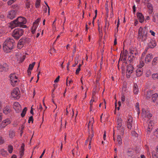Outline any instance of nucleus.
Here are the masks:
<instances>
[{
  "label": "nucleus",
  "instance_id": "1",
  "mask_svg": "<svg viewBox=\"0 0 158 158\" xmlns=\"http://www.w3.org/2000/svg\"><path fill=\"white\" fill-rule=\"evenodd\" d=\"M26 23V19L24 17H19L16 19L12 21L10 23V27L13 28L15 27L19 26L22 28H26L27 27L24 25Z\"/></svg>",
  "mask_w": 158,
  "mask_h": 158
},
{
  "label": "nucleus",
  "instance_id": "2",
  "mask_svg": "<svg viewBox=\"0 0 158 158\" xmlns=\"http://www.w3.org/2000/svg\"><path fill=\"white\" fill-rule=\"evenodd\" d=\"M15 44V41L12 38H7L3 44V49L6 52H10Z\"/></svg>",
  "mask_w": 158,
  "mask_h": 158
},
{
  "label": "nucleus",
  "instance_id": "3",
  "mask_svg": "<svg viewBox=\"0 0 158 158\" xmlns=\"http://www.w3.org/2000/svg\"><path fill=\"white\" fill-rule=\"evenodd\" d=\"M23 32L22 29L17 28L13 31L12 35L15 39L18 40L22 35Z\"/></svg>",
  "mask_w": 158,
  "mask_h": 158
},
{
  "label": "nucleus",
  "instance_id": "4",
  "mask_svg": "<svg viewBox=\"0 0 158 158\" xmlns=\"http://www.w3.org/2000/svg\"><path fill=\"white\" fill-rule=\"evenodd\" d=\"M10 80L11 85L14 86L18 84L19 81L16 76L15 73L11 74L10 76Z\"/></svg>",
  "mask_w": 158,
  "mask_h": 158
},
{
  "label": "nucleus",
  "instance_id": "5",
  "mask_svg": "<svg viewBox=\"0 0 158 158\" xmlns=\"http://www.w3.org/2000/svg\"><path fill=\"white\" fill-rule=\"evenodd\" d=\"M127 88V84L126 82H124L122 90L123 94L121 99V101L123 102L125 101V96L128 92Z\"/></svg>",
  "mask_w": 158,
  "mask_h": 158
},
{
  "label": "nucleus",
  "instance_id": "6",
  "mask_svg": "<svg viewBox=\"0 0 158 158\" xmlns=\"http://www.w3.org/2000/svg\"><path fill=\"white\" fill-rule=\"evenodd\" d=\"M122 51L120 54V57L119 58V60L121 59L123 61V62L124 64V66L126 67V76L128 78V74H127V71L128 69V65H127V62L126 60V59L127 58V56H124L123 55L122 56H121V55L122 53Z\"/></svg>",
  "mask_w": 158,
  "mask_h": 158
},
{
  "label": "nucleus",
  "instance_id": "7",
  "mask_svg": "<svg viewBox=\"0 0 158 158\" xmlns=\"http://www.w3.org/2000/svg\"><path fill=\"white\" fill-rule=\"evenodd\" d=\"M20 91L18 88L14 89L11 92V95L14 98L18 99L20 97Z\"/></svg>",
  "mask_w": 158,
  "mask_h": 158
},
{
  "label": "nucleus",
  "instance_id": "8",
  "mask_svg": "<svg viewBox=\"0 0 158 158\" xmlns=\"http://www.w3.org/2000/svg\"><path fill=\"white\" fill-rule=\"evenodd\" d=\"M13 108L17 113H19L21 111L22 108L20 104L17 102H15L13 105Z\"/></svg>",
  "mask_w": 158,
  "mask_h": 158
},
{
  "label": "nucleus",
  "instance_id": "9",
  "mask_svg": "<svg viewBox=\"0 0 158 158\" xmlns=\"http://www.w3.org/2000/svg\"><path fill=\"white\" fill-rule=\"evenodd\" d=\"M16 11L15 10H12L8 12L7 17L11 20L13 19L16 17Z\"/></svg>",
  "mask_w": 158,
  "mask_h": 158
},
{
  "label": "nucleus",
  "instance_id": "10",
  "mask_svg": "<svg viewBox=\"0 0 158 158\" xmlns=\"http://www.w3.org/2000/svg\"><path fill=\"white\" fill-rule=\"evenodd\" d=\"M9 69V66L7 64L4 63L2 64H0V72H5L7 71Z\"/></svg>",
  "mask_w": 158,
  "mask_h": 158
},
{
  "label": "nucleus",
  "instance_id": "11",
  "mask_svg": "<svg viewBox=\"0 0 158 158\" xmlns=\"http://www.w3.org/2000/svg\"><path fill=\"white\" fill-rule=\"evenodd\" d=\"M11 122V120L10 118H7L3 120L0 124V128L1 129L5 127L7 125L10 124Z\"/></svg>",
  "mask_w": 158,
  "mask_h": 158
},
{
  "label": "nucleus",
  "instance_id": "12",
  "mask_svg": "<svg viewBox=\"0 0 158 158\" xmlns=\"http://www.w3.org/2000/svg\"><path fill=\"white\" fill-rule=\"evenodd\" d=\"M26 42V39L25 38L20 39L18 43L17 47L18 48L21 49L24 46Z\"/></svg>",
  "mask_w": 158,
  "mask_h": 158
},
{
  "label": "nucleus",
  "instance_id": "13",
  "mask_svg": "<svg viewBox=\"0 0 158 158\" xmlns=\"http://www.w3.org/2000/svg\"><path fill=\"white\" fill-rule=\"evenodd\" d=\"M11 111L10 107L9 105H6L3 109V113L5 114L10 113Z\"/></svg>",
  "mask_w": 158,
  "mask_h": 158
},
{
  "label": "nucleus",
  "instance_id": "14",
  "mask_svg": "<svg viewBox=\"0 0 158 158\" xmlns=\"http://www.w3.org/2000/svg\"><path fill=\"white\" fill-rule=\"evenodd\" d=\"M137 16L139 22L142 23L144 20V16L141 13L138 12L137 13Z\"/></svg>",
  "mask_w": 158,
  "mask_h": 158
},
{
  "label": "nucleus",
  "instance_id": "15",
  "mask_svg": "<svg viewBox=\"0 0 158 158\" xmlns=\"http://www.w3.org/2000/svg\"><path fill=\"white\" fill-rule=\"evenodd\" d=\"M153 58V56L152 54H149L147 55L145 59L146 63H148L150 62L151 60Z\"/></svg>",
  "mask_w": 158,
  "mask_h": 158
},
{
  "label": "nucleus",
  "instance_id": "16",
  "mask_svg": "<svg viewBox=\"0 0 158 158\" xmlns=\"http://www.w3.org/2000/svg\"><path fill=\"white\" fill-rule=\"evenodd\" d=\"M156 43L155 41L152 40L148 44V47L150 48H153L156 46Z\"/></svg>",
  "mask_w": 158,
  "mask_h": 158
},
{
  "label": "nucleus",
  "instance_id": "17",
  "mask_svg": "<svg viewBox=\"0 0 158 158\" xmlns=\"http://www.w3.org/2000/svg\"><path fill=\"white\" fill-rule=\"evenodd\" d=\"M21 57V55L20 53H16L15 54V58L19 62H22L23 61V60H22Z\"/></svg>",
  "mask_w": 158,
  "mask_h": 158
},
{
  "label": "nucleus",
  "instance_id": "18",
  "mask_svg": "<svg viewBox=\"0 0 158 158\" xmlns=\"http://www.w3.org/2000/svg\"><path fill=\"white\" fill-rule=\"evenodd\" d=\"M141 70L142 69H141L140 67L139 68H138L136 70V74L137 77H140L142 74L143 72Z\"/></svg>",
  "mask_w": 158,
  "mask_h": 158
},
{
  "label": "nucleus",
  "instance_id": "19",
  "mask_svg": "<svg viewBox=\"0 0 158 158\" xmlns=\"http://www.w3.org/2000/svg\"><path fill=\"white\" fill-rule=\"evenodd\" d=\"M152 92L150 90H148L147 92L146 98L147 99L150 98L152 95Z\"/></svg>",
  "mask_w": 158,
  "mask_h": 158
},
{
  "label": "nucleus",
  "instance_id": "20",
  "mask_svg": "<svg viewBox=\"0 0 158 158\" xmlns=\"http://www.w3.org/2000/svg\"><path fill=\"white\" fill-rule=\"evenodd\" d=\"M133 92L135 94H137L138 92V86L136 84H135L133 86Z\"/></svg>",
  "mask_w": 158,
  "mask_h": 158
},
{
  "label": "nucleus",
  "instance_id": "21",
  "mask_svg": "<svg viewBox=\"0 0 158 158\" xmlns=\"http://www.w3.org/2000/svg\"><path fill=\"white\" fill-rule=\"evenodd\" d=\"M24 145H22L21 146V150L20 151V157L21 158L24 155Z\"/></svg>",
  "mask_w": 158,
  "mask_h": 158
},
{
  "label": "nucleus",
  "instance_id": "22",
  "mask_svg": "<svg viewBox=\"0 0 158 158\" xmlns=\"http://www.w3.org/2000/svg\"><path fill=\"white\" fill-rule=\"evenodd\" d=\"M9 135L10 138H13L15 135V131L13 130H10L9 132Z\"/></svg>",
  "mask_w": 158,
  "mask_h": 158
},
{
  "label": "nucleus",
  "instance_id": "23",
  "mask_svg": "<svg viewBox=\"0 0 158 158\" xmlns=\"http://www.w3.org/2000/svg\"><path fill=\"white\" fill-rule=\"evenodd\" d=\"M38 26L37 25H35V24H33V26L31 27V33L32 34H34Z\"/></svg>",
  "mask_w": 158,
  "mask_h": 158
},
{
  "label": "nucleus",
  "instance_id": "24",
  "mask_svg": "<svg viewBox=\"0 0 158 158\" xmlns=\"http://www.w3.org/2000/svg\"><path fill=\"white\" fill-rule=\"evenodd\" d=\"M158 97V94L157 93H155L154 94H152V102H155V101L156 100L157 98Z\"/></svg>",
  "mask_w": 158,
  "mask_h": 158
},
{
  "label": "nucleus",
  "instance_id": "25",
  "mask_svg": "<svg viewBox=\"0 0 158 158\" xmlns=\"http://www.w3.org/2000/svg\"><path fill=\"white\" fill-rule=\"evenodd\" d=\"M134 151L135 152V150H133L132 149L131 150H129V156H131V158H133L135 156L134 154H133L134 153Z\"/></svg>",
  "mask_w": 158,
  "mask_h": 158
},
{
  "label": "nucleus",
  "instance_id": "26",
  "mask_svg": "<svg viewBox=\"0 0 158 158\" xmlns=\"http://www.w3.org/2000/svg\"><path fill=\"white\" fill-rule=\"evenodd\" d=\"M27 110V109L26 107H25L23 110V111L21 114V116L22 117H23L25 116Z\"/></svg>",
  "mask_w": 158,
  "mask_h": 158
},
{
  "label": "nucleus",
  "instance_id": "27",
  "mask_svg": "<svg viewBox=\"0 0 158 158\" xmlns=\"http://www.w3.org/2000/svg\"><path fill=\"white\" fill-rule=\"evenodd\" d=\"M117 139L118 144L119 145L121 144L122 143V140L121 136L120 135H118L117 136Z\"/></svg>",
  "mask_w": 158,
  "mask_h": 158
},
{
  "label": "nucleus",
  "instance_id": "28",
  "mask_svg": "<svg viewBox=\"0 0 158 158\" xmlns=\"http://www.w3.org/2000/svg\"><path fill=\"white\" fill-rule=\"evenodd\" d=\"M31 5V2L29 1H27L25 3L26 7L27 9L30 8Z\"/></svg>",
  "mask_w": 158,
  "mask_h": 158
},
{
  "label": "nucleus",
  "instance_id": "29",
  "mask_svg": "<svg viewBox=\"0 0 158 158\" xmlns=\"http://www.w3.org/2000/svg\"><path fill=\"white\" fill-rule=\"evenodd\" d=\"M152 123H151V122H150V123H149V124H148V131H150L151 130H152L153 127H152Z\"/></svg>",
  "mask_w": 158,
  "mask_h": 158
},
{
  "label": "nucleus",
  "instance_id": "30",
  "mask_svg": "<svg viewBox=\"0 0 158 158\" xmlns=\"http://www.w3.org/2000/svg\"><path fill=\"white\" fill-rule=\"evenodd\" d=\"M40 0H36L35 6L36 8H38L40 6Z\"/></svg>",
  "mask_w": 158,
  "mask_h": 158
},
{
  "label": "nucleus",
  "instance_id": "31",
  "mask_svg": "<svg viewBox=\"0 0 158 158\" xmlns=\"http://www.w3.org/2000/svg\"><path fill=\"white\" fill-rule=\"evenodd\" d=\"M35 64V62H34L32 64H30L29 66L28 69L30 70H32L33 69Z\"/></svg>",
  "mask_w": 158,
  "mask_h": 158
},
{
  "label": "nucleus",
  "instance_id": "32",
  "mask_svg": "<svg viewBox=\"0 0 158 158\" xmlns=\"http://www.w3.org/2000/svg\"><path fill=\"white\" fill-rule=\"evenodd\" d=\"M134 69V68L133 67V65L131 64H129V73L131 72V73H132V71H133Z\"/></svg>",
  "mask_w": 158,
  "mask_h": 158
},
{
  "label": "nucleus",
  "instance_id": "33",
  "mask_svg": "<svg viewBox=\"0 0 158 158\" xmlns=\"http://www.w3.org/2000/svg\"><path fill=\"white\" fill-rule=\"evenodd\" d=\"M131 135L133 137L136 138L138 136V134L134 131L131 132Z\"/></svg>",
  "mask_w": 158,
  "mask_h": 158
},
{
  "label": "nucleus",
  "instance_id": "34",
  "mask_svg": "<svg viewBox=\"0 0 158 158\" xmlns=\"http://www.w3.org/2000/svg\"><path fill=\"white\" fill-rule=\"evenodd\" d=\"M13 150V146L11 145H9L8 146V151L9 153H11Z\"/></svg>",
  "mask_w": 158,
  "mask_h": 158
},
{
  "label": "nucleus",
  "instance_id": "35",
  "mask_svg": "<svg viewBox=\"0 0 158 158\" xmlns=\"http://www.w3.org/2000/svg\"><path fill=\"white\" fill-rule=\"evenodd\" d=\"M147 6L149 10H153V7L152 5L150 3H148L147 4Z\"/></svg>",
  "mask_w": 158,
  "mask_h": 158
},
{
  "label": "nucleus",
  "instance_id": "36",
  "mask_svg": "<svg viewBox=\"0 0 158 158\" xmlns=\"http://www.w3.org/2000/svg\"><path fill=\"white\" fill-rule=\"evenodd\" d=\"M129 125L132 127V118L131 116H129Z\"/></svg>",
  "mask_w": 158,
  "mask_h": 158
},
{
  "label": "nucleus",
  "instance_id": "37",
  "mask_svg": "<svg viewBox=\"0 0 158 158\" xmlns=\"http://www.w3.org/2000/svg\"><path fill=\"white\" fill-rule=\"evenodd\" d=\"M152 77L154 80L158 79V74L157 73L153 74L152 75Z\"/></svg>",
  "mask_w": 158,
  "mask_h": 158
},
{
  "label": "nucleus",
  "instance_id": "38",
  "mask_svg": "<svg viewBox=\"0 0 158 158\" xmlns=\"http://www.w3.org/2000/svg\"><path fill=\"white\" fill-rule=\"evenodd\" d=\"M136 107L137 109V110H138V115H139V114L140 113V110H139V104L138 102H137L136 103Z\"/></svg>",
  "mask_w": 158,
  "mask_h": 158
},
{
  "label": "nucleus",
  "instance_id": "39",
  "mask_svg": "<svg viewBox=\"0 0 158 158\" xmlns=\"http://www.w3.org/2000/svg\"><path fill=\"white\" fill-rule=\"evenodd\" d=\"M41 19L40 18H38L36 20H35L34 22L33 23V24H35V25H37V26H38L39 24V22L40 21Z\"/></svg>",
  "mask_w": 158,
  "mask_h": 158
},
{
  "label": "nucleus",
  "instance_id": "40",
  "mask_svg": "<svg viewBox=\"0 0 158 158\" xmlns=\"http://www.w3.org/2000/svg\"><path fill=\"white\" fill-rule=\"evenodd\" d=\"M16 0H9L7 2V4L9 5H11L12 3H14Z\"/></svg>",
  "mask_w": 158,
  "mask_h": 158
},
{
  "label": "nucleus",
  "instance_id": "41",
  "mask_svg": "<svg viewBox=\"0 0 158 158\" xmlns=\"http://www.w3.org/2000/svg\"><path fill=\"white\" fill-rule=\"evenodd\" d=\"M93 136H94V134H92L91 135L89 136V137H88V140L89 141L90 143H91V141H92V138H93Z\"/></svg>",
  "mask_w": 158,
  "mask_h": 158
},
{
  "label": "nucleus",
  "instance_id": "42",
  "mask_svg": "<svg viewBox=\"0 0 158 158\" xmlns=\"http://www.w3.org/2000/svg\"><path fill=\"white\" fill-rule=\"evenodd\" d=\"M12 8L14 9H15L16 10L19 9V6L17 5H13L12 6Z\"/></svg>",
  "mask_w": 158,
  "mask_h": 158
},
{
  "label": "nucleus",
  "instance_id": "43",
  "mask_svg": "<svg viewBox=\"0 0 158 158\" xmlns=\"http://www.w3.org/2000/svg\"><path fill=\"white\" fill-rule=\"evenodd\" d=\"M158 60V57H156L153 59L152 61V64L153 65H155L156 61Z\"/></svg>",
  "mask_w": 158,
  "mask_h": 158
},
{
  "label": "nucleus",
  "instance_id": "44",
  "mask_svg": "<svg viewBox=\"0 0 158 158\" xmlns=\"http://www.w3.org/2000/svg\"><path fill=\"white\" fill-rule=\"evenodd\" d=\"M147 35H142V38L141 39V40L142 41H144L146 40L147 39Z\"/></svg>",
  "mask_w": 158,
  "mask_h": 158
},
{
  "label": "nucleus",
  "instance_id": "45",
  "mask_svg": "<svg viewBox=\"0 0 158 158\" xmlns=\"http://www.w3.org/2000/svg\"><path fill=\"white\" fill-rule=\"evenodd\" d=\"M118 121H120V122L119 123H118V125H117V128H118V129L120 128V127L122 126V123H121V121L120 120H118ZM118 123V121L117 122Z\"/></svg>",
  "mask_w": 158,
  "mask_h": 158
},
{
  "label": "nucleus",
  "instance_id": "46",
  "mask_svg": "<svg viewBox=\"0 0 158 158\" xmlns=\"http://www.w3.org/2000/svg\"><path fill=\"white\" fill-rule=\"evenodd\" d=\"M31 121L32 123H33V118L32 116H30L29 119L28 121V123H30V122Z\"/></svg>",
  "mask_w": 158,
  "mask_h": 158
},
{
  "label": "nucleus",
  "instance_id": "47",
  "mask_svg": "<svg viewBox=\"0 0 158 158\" xmlns=\"http://www.w3.org/2000/svg\"><path fill=\"white\" fill-rule=\"evenodd\" d=\"M143 35H147V32L145 28L143 31Z\"/></svg>",
  "mask_w": 158,
  "mask_h": 158
},
{
  "label": "nucleus",
  "instance_id": "48",
  "mask_svg": "<svg viewBox=\"0 0 158 158\" xmlns=\"http://www.w3.org/2000/svg\"><path fill=\"white\" fill-rule=\"evenodd\" d=\"M147 112L145 110L143 109L142 110V114H143L146 115L147 114Z\"/></svg>",
  "mask_w": 158,
  "mask_h": 158
},
{
  "label": "nucleus",
  "instance_id": "49",
  "mask_svg": "<svg viewBox=\"0 0 158 158\" xmlns=\"http://www.w3.org/2000/svg\"><path fill=\"white\" fill-rule=\"evenodd\" d=\"M60 79V76H58L56 78V79L54 80V82H58L59 81Z\"/></svg>",
  "mask_w": 158,
  "mask_h": 158
},
{
  "label": "nucleus",
  "instance_id": "50",
  "mask_svg": "<svg viewBox=\"0 0 158 158\" xmlns=\"http://www.w3.org/2000/svg\"><path fill=\"white\" fill-rule=\"evenodd\" d=\"M4 142V140L2 139V137L0 136V144H2Z\"/></svg>",
  "mask_w": 158,
  "mask_h": 158
},
{
  "label": "nucleus",
  "instance_id": "51",
  "mask_svg": "<svg viewBox=\"0 0 158 158\" xmlns=\"http://www.w3.org/2000/svg\"><path fill=\"white\" fill-rule=\"evenodd\" d=\"M144 29L143 28L141 27H140L139 28L138 33H143V31Z\"/></svg>",
  "mask_w": 158,
  "mask_h": 158
},
{
  "label": "nucleus",
  "instance_id": "52",
  "mask_svg": "<svg viewBox=\"0 0 158 158\" xmlns=\"http://www.w3.org/2000/svg\"><path fill=\"white\" fill-rule=\"evenodd\" d=\"M127 54H128V51L127 50H126L124 51V52L123 53V55L127 56Z\"/></svg>",
  "mask_w": 158,
  "mask_h": 158
},
{
  "label": "nucleus",
  "instance_id": "53",
  "mask_svg": "<svg viewBox=\"0 0 158 158\" xmlns=\"http://www.w3.org/2000/svg\"><path fill=\"white\" fill-rule=\"evenodd\" d=\"M125 72H126V70H125V69L123 68L122 69V74L123 76H124L125 75Z\"/></svg>",
  "mask_w": 158,
  "mask_h": 158
},
{
  "label": "nucleus",
  "instance_id": "54",
  "mask_svg": "<svg viewBox=\"0 0 158 158\" xmlns=\"http://www.w3.org/2000/svg\"><path fill=\"white\" fill-rule=\"evenodd\" d=\"M149 32L151 33V35L153 36H155V33L153 31H152V30H150Z\"/></svg>",
  "mask_w": 158,
  "mask_h": 158
},
{
  "label": "nucleus",
  "instance_id": "55",
  "mask_svg": "<svg viewBox=\"0 0 158 158\" xmlns=\"http://www.w3.org/2000/svg\"><path fill=\"white\" fill-rule=\"evenodd\" d=\"M144 65V63L143 61H142V62H140V64L139 65V67L141 68Z\"/></svg>",
  "mask_w": 158,
  "mask_h": 158
},
{
  "label": "nucleus",
  "instance_id": "56",
  "mask_svg": "<svg viewBox=\"0 0 158 158\" xmlns=\"http://www.w3.org/2000/svg\"><path fill=\"white\" fill-rule=\"evenodd\" d=\"M80 70H81V68H78L77 69V70H76V74H78L79 73Z\"/></svg>",
  "mask_w": 158,
  "mask_h": 158
},
{
  "label": "nucleus",
  "instance_id": "57",
  "mask_svg": "<svg viewBox=\"0 0 158 158\" xmlns=\"http://www.w3.org/2000/svg\"><path fill=\"white\" fill-rule=\"evenodd\" d=\"M138 34H139L138 38H140V39L141 38V36H142V35H143V33H141V32L138 33Z\"/></svg>",
  "mask_w": 158,
  "mask_h": 158
},
{
  "label": "nucleus",
  "instance_id": "58",
  "mask_svg": "<svg viewBox=\"0 0 158 158\" xmlns=\"http://www.w3.org/2000/svg\"><path fill=\"white\" fill-rule=\"evenodd\" d=\"M154 135L158 138V131H156L154 133Z\"/></svg>",
  "mask_w": 158,
  "mask_h": 158
},
{
  "label": "nucleus",
  "instance_id": "59",
  "mask_svg": "<svg viewBox=\"0 0 158 158\" xmlns=\"http://www.w3.org/2000/svg\"><path fill=\"white\" fill-rule=\"evenodd\" d=\"M152 116V114H149L147 115V118H149L151 117Z\"/></svg>",
  "mask_w": 158,
  "mask_h": 158
},
{
  "label": "nucleus",
  "instance_id": "60",
  "mask_svg": "<svg viewBox=\"0 0 158 158\" xmlns=\"http://www.w3.org/2000/svg\"><path fill=\"white\" fill-rule=\"evenodd\" d=\"M45 152V150H44L42 154H41V155L40 157L39 158H42V157L43 156V155H44V153Z\"/></svg>",
  "mask_w": 158,
  "mask_h": 158
},
{
  "label": "nucleus",
  "instance_id": "61",
  "mask_svg": "<svg viewBox=\"0 0 158 158\" xmlns=\"http://www.w3.org/2000/svg\"><path fill=\"white\" fill-rule=\"evenodd\" d=\"M94 102V99L92 98L90 101V105L91 106H92L93 105V103Z\"/></svg>",
  "mask_w": 158,
  "mask_h": 158
},
{
  "label": "nucleus",
  "instance_id": "62",
  "mask_svg": "<svg viewBox=\"0 0 158 158\" xmlns=\"http://www.w3.org/2000/svg\"><path fill=\"white\" fill-rule=\"evenodd\" d=\"M118 104L119 106L117 107V109L118 110H119L120 109V106H121V102L120 101L118 102Z\"/></svg>",
  "mask_w": 158,
  "mask_h": 158
},
{
  "label": "nucleus",
  "instance_id": "63",
  "mask_svg": "<svg viewBox=\"0 0 158 158\" xmlns=\"http://www.w3.org/2000/svg\"><path fill=\"white\" fill-rule=\"evenodd\" d=\"M106 132L105 131L104 133V134L103 135V139L104 140H106Z\"/></svg>",
  "mask_w": 158,
  "mask_h": 158
},
{
  "label": "nucleus",
  "instance_id": "64",
  "mask_svg": "<svg viewBox=\"0 0 158 158\" xmlns=\"http://www.w3.org/2000/svg\"><path fill=\"white\" fill-rule=\"evenodd\" d=\"M78 62V61H75V63L73 65V67H74L77 64Z\"/></svg>",
  "mask_w": 158,
  "mask_h": 158
}]
</instances>
